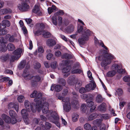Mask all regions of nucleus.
I'll return each instance as SVG.
<instances>
[{"label":"nucleus","instance_id":"nucleus-1","mask_svg":"<svg viewBox=\"0 0 130 130\" xmlns=\"http://www.w3.org/2000/svg\"><path fill=\"white\" fill-rule=\"evenodd\" d=\"M31 98H35L34 101L36 102V107L38 108V111H40L41 109L42 111L44 113H46L48 110L49 103L46 101V98H42V95L41 93L38 94L36 91H34L30 95Z\"/></svg>","mask_w":130,"mask_h":130},{"label":"nucleus","instance_id":"nucleus-2","mask_svg":"<svg viewBox=\"0 0 130 130\" xmlns=\"http://www.w3.org/2000/svg\"><path fill=\"white\" fill-rule=\"evenodd\" d=\"M48 109L47 112L46 113H44L45 114H47L46 116V118L43 115H40V117L41 120L43 121H45L46 120H48L50 121L55 124L58 127H60V124L59 121V118L57 112L56 111L51 110L48 112ZM43 113H44L43 112Z\"/></svg>","mask_w":130,"mask_h":130},{"label":"nucleus","instance_id":"nucleus-3","mask_svg":"<svg viewBox=\"0 0 130 130\" xmlns=\"http://www.w3.org/2000/svg\"><path fill=\"white\" fill-rule=\"evenodd\" d=\"M29 64H27L26 66L25 69L23 73L22 76L25 79L29 80L31 79V84L32 86H34L37 85V83L40 82L43 80V79L39 75L33 76L32 74H30L28 73V69L29 68Z\"/></svg>","mask_w":130,"mask_h":130},{"label":"nucleus","instance_id":"nucleus-4","mask_svg":"<svg viewBox=\"0 0 130 130\" xmlns=\"http://www.w3.org/2000/svg\"><path fill=\"white\" fill-rule=\"evenodd\" d=\"M115 58L114 56L111 53L106 54L98 57L99 60L102 61L101 64V66L105 70L108 69L109 67L107 66L111 63V60Z\"/></svg>","mask_w":130,"mask_h":130},{"label":"nucleus","instance_id":"nucleus-5","mask_svg":"<svg viewBox=\"0 0 130 130\" xmlns=\"http://www.w3.org/2000/svg\"><path fill=\"white\" fill-rule=\"evenodd\" d=\"M37 26L40 27L39 29L36 31L34 30L33 32L35 35L39 36L42 35L43 37L46 38L49 37L51 36V35L49 32L43 30L44 27V24H38Z\"/></svg>","mask_w":130,"mask_h":130},{"label":"nucleus","instance_id":"nucleus-6","mask_svg":"<svg viewBox=\"0 0 130 130\" xmlns=\"http://www.w3.org/2000/svg\"><path fill=\"white\" fill-rule=\"evenodd\" d=\"M93 32L89 29H88L85 31L84 34H82V38H81L78 39V41L80 46L84 45L86 41L89 39V36L92 34Z\"/></svg>","mask_w":130,"mask_h":130},{"label":"nucleus","instance_id":"nucleus-7","mask_svg":"<svg viewBox=\"0 0 130 130\" xmlns=\"http://www.w3.org/2000/svg\"><path fill=\"white\" fill-rule=\"evenodd\" d=\"M57 25L59 27L61 30H63L64 28L68 25L69 23V21L67 19H64L63 20L62 18L60 16H58L57 18Z\"/></svg>","mask_w":130,"mask_h":130},{"label":"nucleus","instance_id":"nucleus-8","mask_svg":"<svg viewBox=\"0 0 130 130\" xmlns=\"http://www.w3.org/2000/svg\"><path fill=\"white\" fill-rule=\"evenodd\" d=\"M22 51V50L20 48H18L13 52L14 56H12L10 60V62L11 63L15 60H18L21 56V54Z\"/></svg>","mask_w":130,"mask_h":130},{"label":"nucleus","instance_id":"nucleus-9","mask_svg":"<svg viewBox=\"0 0 130 130\" xmlns=\"http://www.w3.org/2000/svg\"><path fill=\"white\" fill-rule=\"evenodd\" d=\"M63 110L66 112L69 111L71 109V105L69 98H65L62 99Z\"/></svg>","mask_w":130,"mask_h":130},{"label":"nucleus","instance_id":"nucleus-10","mask_svg":"<svg viewBox=\"0 0 130 130\" xmlns=\"http://www.w3.org/2000/svg\"><path fill=\"white\" fill-rule=\"evenodd\" d=\"M64 11L63 10H59L54 13V15L52 17V22L54 25L57 26V16H62L64 14Z\"/></svg>","mask_w":130,"mask_h":130},{"label":"nucleus","instance_id":"nucleus-11","mask_svg":"<svg viewBox=\"0 0 130 130\" xmlns=\"http://www.w3.org/2000/svg\"><path fill=\"white\" fill-rule=\"evenodd\" d=\"M24 105L25 108L28 110V111H30V110H31L32 112H35L36 111V109L38 110V108L36 107V106H35L34 108L31 105L30 103L27 100H25L24 102Z\"/></svg>","mask_w":130,"mask_h":130},{"label":"nucleus","instance_id":"nucleus-12","mask_svg":"<svg viewBox=\"0 0 130 130\" xmlns=\"http://www.w3.org/2000/svg\"><path fill=\"white\" fill-rule=\"evenodd\" d=\"M18 8L21 11H26L29 9V6L26 3L23 2L22 3L21 5H19L18 6Z\"/></svg>","mask_w":130,"mask_h":130},{"label":"nucleus","instance_id":"nucleus-13","mask_svg":"<svg viewBox=\"0 0 130 130\" xmlns=\"http://www.w3.org/2000/svg\"><path fill=\"white\" fill-rule=\"evenodd\" d=\"M4 38L0 37V52H5L6 50V47Z\"/></svg>","mask_w":130,"mask_h":130},{"label":"nucleus","instance_id":"nucleus-14","mask_svg":"<svg viewBox=\"0 0 130 130\" xmlns=\"http://www.w3.org/2000/svg\"><path fill=\"white\" fill-rule=\"evenodd\" d=\"M91 83L87 85L85 88L87 91H89L91 90H93L96 87V85L94 81L91 80L90 81Z\"/></svg>","mask_w":130,"mask_h":130},{"label":"nucleus","instance_id":"nucleus-15","mask_svg":"<svg viewBox=\"0 0 130 130\" xmlns=\"http://www.w3.org/2000/svg\"><path fill=\"white\" fill-rule=\"evenodd\" d=\"M6 38L8 39V41L11 42H17L19 41V39L16 38L15 35H11L7 34L6 36Z\"/></svg>","mask_w":130,"mask_h":130},{"label":"nucleus","instance_id":"nucleus-16","mask_svg":"<svg viewBox=\"0 0 130 130\" xmlns=\"http://www.w3.org/2000/svg\"><path fill=\"white\" fill-rule=\"evenodd\" d=\"M29 111H28V110L25 109H23L21 110V113L25 122L26 121H27V120L28 118V112Z\"/></svg>","mask_w":130,"mask_h":130},{"label":"nucleus","instance_id":"nucleus-17","mask_svg":"<svg viewBox=\"0 0 130 130\" xmlns=\"http://www.w3.org/2000/svg\"><path fill=\"white\" fill-rule=\"evenodd\" d=\"M9 114L11 117L13 121L12 122V124H15L17 122V120L16 119L17 117V115L15 112L12 110H10L9 111Z\"/></svg>","mask_w":130,"mask_h":130},{"label":"nucleus","instance_id":"nucleus-18","mask_svg":"<svg viewBox=\"0 0 130 130\" xmlns=\"http://www.w3.org/2000/svg\"><path fill=\"white\" fill-rule=\"evenodd\" d=\"M122 67V64L120 63H115L113 64L111 67V69L117 72H118L119 69Z\"/></svg>","mask_w":130,"mask_h":130},{"label":"nucleus","instance_id":"nucleus-19","mask_svg":"<svg viewBox=\"0 0 130 130\" xmlns=\"http://www.w3.org/2000/svg\"><path fill=\"white\" fill-rule=\"evenodd\" d=\"M10 25V22L7 20H4L0 23V28H5L6 26L9 27Z\"/></svg>","mask_w":130,"mask_h":130},{"label":"nucleus","instance_id":"nucleus-20","mask_svg":"<svg viewBox=\"0 0 130 130\" xmlns=\"http://www.w3.org/2000/svg\"><path fill=\"white\" fill-rule=\"evenodd\" d=\"M70 68L69 67L67 66L63 68L62 70V72L63 73L64 77H67L70 74Z\"/></svg>","mask_w":130,"mask_h":130},{"label":"nucleus","instance_id":"nucleus-21","mask_svg":"<svg viewBox=\"0 0 130 130\" xmlns=\"http://www.w3.org/2000/svg\"><path fill=\"white\" fill-rule=\"evenodd\" d=\"M2 117L6 123H11L12 124V122L13 121V119H11L8 116L4 114L2 115Z\"/></svg>","mask_w":130,"mask_h":130},{"label":"nucleus","instance_id":"nucleus-22","mask_svg":"<svg viewBox=\"0 0 130 130\" xmlns=\"http://www.w3.org/2000/svg\"><path fill=\"white\" fill-rule=\"evenodd\" d=\"M62 89V87L59 85H55L53 84L51 86V90L53 91L54 90L57 92H59L61 91Z\"/></svg>","mask_w":130,"mask_h":130},{"label":"nucleus","instance_id":"nucleus-23","mask_svg":"<svg viewBox=\"0 0 130 130\" xmlns=\"http://www.w3.org/2000/svg\"><path fill=\"white\" fill-rule=\"evenodd\" d=\"M94 42L96 45H100L101 46L104 48L106 50H107L108 48L105 46L103 41L101 40H98L96 38H94Z\"/></svg>","mask_w":130,"mask_h":130},{"label":"nucleus","instance_id":"nucleus-24","mask_svg":"<svg viewBox=\"0 0 130 130\" xmlns=\"http://www.w3.org/2000/svg\"><path fill=\"white\" fill-rule=\"evenodd\" d=\"M32 11L33 12L38 15H40L42 14L40 10L39 6L38 5H36L35 6Z\"/></svg>","mask_w":130,"mask_h":130},{"label":"nucleus","instance_id":"nucleus-25","mask_svg":"<svg viewBox=\"0 0 130 130\" xmlns=\"http://www.w3.org/2000/svg\"><path fill=\"white\" fill-rule=\"evenodd\" d=\"M12 12V11L10 9H3L0 10V15L5 14H6L10 13Z\"/></svg>","mask_w":130,"mask_h":130},{"label":"nucleus","instance_id":"nucleus-26","mask_svg":"<svg viewBox=\"0 0 130 130\" xmlns=\"http://www.w3.org/2000/svg\"><path fill=\"white\" fill-rule=\"evenodd\" d=\"M98 109L101 112H105L106 110V104L104 103H102L98 106Z\"/></svg>","mask_w":130,"mask_h":130},{"label":"nucleus","instance_id":"nucleus-27","mask_svg":"<svg viewBox=\"0 0 130 130\" xmlns=\"http://www.w3.org/2000/svg\"><path fill=\"white\" fill-rule=\"evenodd\" d=\"M56 44V42L54 40L52 39H49L46 42L47 45L49 47H52Z\"/></svg>","mask_w":130,"mask_h":130},{"label":"nucleus","instance_id":"nucleus-28","mask_svg":"<svg viewBox=\"0 0 130 130\" xmlns=\"http://www.w3.org/2000/svg\"><path fill=\"white\" fill-rule=\"evenodd\" d=\"M86 101L88 107H92L91 108H90V111H92V110H94L96 108V107L95 106H93L94 103L93 102L88 100H87Z\"/></svg>","mask_w":130,"mask_h":130},{"label":"nucleus","instance_id":"nucleus-29","mask_svg":"<svg viewBox=\"0 0 130 130\" xmlns=\"http://www.w3.org/2000/svg\"><path fill=\"white\" fill-rule=\"evenodd\" d=\"M100 114H97L96 113H93L89 116L88 118V120H92L96 118L98 116H100Z\"/></svg>","mask_w":130,"mask_h":130},{"label":"nucleus","instance_id":"nucleus-30","mask_svg":"<svg viewBox=\"0 0 130 130\" xmlns=\"http://www.w3.org/2000/svg\"><path fill=\"white\" fill-rule=\"evenodd\" d=\"M19 23L20 26L22 27V29L23 31L24 34L25 35L27 33V31L26 28L23 26V21L20 20L19 22Z\"/></svg>","mask_w":130,"mask_h":130},{"label":"nucleus","instance_id":"nucleus-31","mask_svg":"<svg viewBox=\"0 0 130 130\" xmlns=\"http://www.w3.org/2000/svg\"><path fill=\"white\" fill-rule=\"evenodd\" d=\"M7 48L9 51H12L15 49V47L13 44L10 43L8 44Z\"/></svg>","mask_w":130,"mask_h":130},{"label":"nucleus","instance_id":"nucleus-32","mask_svg":"<svg viewBox=\"0 0 130 130\" xmlns=\"http://www.w3.org/2000/svg\"><path fill=\"white\" fill-rule=\"evenodd\" d=\"M62 58H65L67 59H70L73 57V56L72 55L68 53H65L62 56Z\"/></svg>","mask_w":130,"mask_h":130},{"label":"nucleus","instance_id":"nucleus-33","mask_svg":"<svg viewBox=\"0 0 130 130\" xmlns=\"http://www.w3.org/2000/svg\"><path fill=\"white\" fill-rule=\"evenodd\" d=\"M116 73V72L112 70L108 71L106 74V76L108 77H112Z\"/></svg>","mask_w":130,"mask_h":130},{"label":"nucleus","instance_id":"nucleus-34","mask_svg":"<svg viewBox=\"0 0 130 130\" xmlns=\"http://www.w3.org/2000/svg\"><path fill=\"white\" fill-rule=\"evenodd\" d=\"M96 100L97 102L100 103L103 101V99L101 95L99 94H98L96 97Z\"/></svg>","mask_w":130,"mask_h":130},{"label":"nucleus","instance_id":"nucleus-35","mask_svg":"<svg viewBox=\"0 0 130 130\" xmlns=\"http://www.w3.org/2000/svg\"><path fill=\"white\" fill-rule=\"evenodd\" d=\"M86 29H85V28H84V29H83V26H80L79 27H78L77 31L79 33H83V34H84L85 32L87 30V29L86 30Z\"/></svg>","mask_w":130,"mask_h":130},{"label":"nucleus","instance_id":"nucleus-36","mask_svg":"<svg viewBox=\"0 0 130 130\" xmlns=\"http://www.w3.org/2000/svg\"><path fill=\"white\" fill-rule=\"evenodd\" d=\"M58 83L62 86H65L66 84V82L64 79L59 78L58 79Z\"/></svg>","mask_w":130,"mask_h":130},{"label":"nucleus","instance_id":"nucleus-37","mask_svg":"<svg viewBox=\"0 0 130 130\" xmlns=\"http://www.w3.org/2000/svg\"><path fill=\"white\" fill-rule=\"evenodd\" d=\"M103 119L102 118L97 119L94 121L93 123L94 124H96L99 126L101 125L102 123H101Z\"/></svg>","mask_w":130,"mask_h":130},{"label":"nucleus","instance_id":"nucleus-38","mask_svg":"<svg viewBox=\"0 0 130 130\" xmlns=\"http://www.w3.org/2000/svg\"><path fill=\"white\" fill-rule=\"evenodd\" d=\"M17 99L19 103H22L23 102L25 99V97L22 95H20L18 97Z\"/></svg>","mask_w":130,"mask_h":130},{"label":"nucleus","instance_id":"nucleus-39","mask_svg":"<svg viewBox=\"0 0 130 130\" xmlns=\"http://www.w3.org/2000/svg\"><path fill=\"white\" fill-rule=\"evenodd\" d=\"M73 121L74 122H76L77 120L79 118L78 115L76 113L73 114L72 116Z\"/></svg>","mask_w":130,"mask_h":130},{"label":"nucleus","instance_id":"nucleus-40","mask_svg":"<svg viewBox=\"0 0 130 130\" xmlns=\"http://www.w3.org/2000/svg\"><path fill=\"white\" fill-rule=\"evenodd\" d=\"M26 63V61L25 60H23L20 63L18 67L20 69H22L24 67Z\"/></svg>","mask_w":130,"mask_h":130},{"label":"nucleus","instance_id":"nucleus-41","mask_svg":"<svg viewBox=\"0 0 130 130\" xmlns=\"http://www.w3.org/2000/svg\"><path fill=\"white\" fill-rule=\"evenodd\" d=\"M72 105L75 108H77L79 106L78 101L77 100H74L72 103Z\"/></svg>","mask_w":130,"mask_h":130},{"label":"nucleus","instance_id":"nucleus-42","mask_svg":"<svg viewBox=\"0 0 130 130\" xmlns=\"http://www.w3.org/2000/svg\"><path fill=\"white\" fill-rule=\"evenodd\" d=\"M34 67L36 69H38L41 67V65L38 62L35 61L34 63Z\"/></svg>","mask_w":130,"mask_h":130},{"label":"nucleus","instance_id":"nucleus-43","mask_svg":"<svg viewBox=\"0 0 130 130\" xmlns=\"http://www.w3.org/2000/svg\"><path fill=\"white\" fill-rule=\"evenodd\" d=\"M100 116L101 115L100 117L103 119H109V115L107 114H103L101 115L100 114Z\"/></svg>","mask_w":130,"mask_h":130},{"label":"nucleus","instance_id":"nucleus-44","mask_svg":"<svg viewBox=\"0 0 130 130\" xmlns=\"http://www.w3.org/2000/svg\"><path fill=\"white\" fill-rule=\"evenodd\" d=\"M84 127L86 130H91V125L88 123L85 124L84 125Z\"/></svg>","mask_w":130,"mask_h":130},{"label":"nucleus","instance_id":"nucleus-45","mask_svg":"<svg viewBox=\"0 0 130 130\" xmlns=\"http://www.w3.org/2000/svg\"><path fill=\"white\" fill-rule=\"evenodd\" d=\"M74 29V26L72 25H70L67 27L66 30L68 32H71L73 31Z\"/></svg>","mask_w":130,"mask_h":130},{"label":"nucleus","instance_id":"nucleus-46","mask_svg":"<svg viewBox=\"0 0 130 130\" xmlns=\"http://www.w3.org/2000/svg\"><path fill=\"white\" fill-rule=\"evenodd\" d=\"M58 65L56 61L52 62L51 64V67L53 69H55L57 67Z\"/></svg>","mask_w":130,"mask_h":130},{"label":"nucleus","instance_id":"nucleus-47","mask_svg":"<svg viewBox=\"0 0 130 130\" xmlns=\"http://www.w3.org/2000/svg\"><path fill=\"white\" fill-rule=\"evenodd\" d=\"M82 72V71L81 70L79 69H77L72 70V74L80 73Z\"/></svg>","mask_w":130,"mask_h":130},{"label":"nucleus","instance_id":"nucleus-48","mask_svg":"<svg viewBox=\"0 0 130 130\" xmlns=\"http://www.w3.org/2000/svg\"><path fill=\"white\" fill-rule=\"evenodd\" d=\"M51 124L48 122H46L45 124V129L46 130H48L51 127Z\"/></svg>","mask_w":130,"mask_h":130},{"label":"nucleus","instance_id":"nucleus-49","mask_svg":"<svg viewBox=\"0 0 130 130\" xmlns=\"http://www.w3.org/2000/svg\"><path fill=\"white\" fill-rule=\"evenodd\" d=\"M123 80L125 82H128L130 80V76L126 75L123 78Z\"/></svg>","mask_w":130,"mask_h":130},{"label":"nucleus","instance_id":"nucleus-50","mask_svg":"<svg viewBox=\"0 0 130 130\" xmlns=\"http://www.w3.org/2000/svg\"><path fill=\"white\" fill-rule=\"evenodd\" d=\"M44 50L42 46H39L38 48V51L39 53L42 54L43 53Z\"/></svg>","mask_w":130,"mask_h":130},{"label":"nucleus","instance_id":"nucleus-51","mask_svg":"<svg viewBox=\"0 0 130 130\" xmlns=\"http://www.w3.org/2000/svg\"><path fill=\"white\" fill-rule=\"evenodd\" d=\"M8 55H7L1 56V58L3 61H5L8 59Z\"/></svg>","mask_w":130,"mask_h":130},{"label":"nucleus","instance_id":"nucleus-52","mask_svg":"<svg viewBox=\"0 0 130 130\" xmlns=\"http://www.w3.org/2000/svg\"><path fill=\"white\" fill-rule=\"evenodd\" d=\"M116 92L118 93V94L120 96L123 93V92L122 90L120 88H119L116 90Z\"/></svg>","mask_w":130,"mask_h":130},{"label":"nucleus","instance_id":"nucleus-53","mask_svg":"<svg viewBox=\"0 0 130 130\" xmlns=\"http://www.w3.org/2000/svg\"><path fill=\"white\" fill-rule=\"evenodd\" d=\"M126 104V102H120L119 103L120 108L121 109H122L124 107V105Z\"/></svg>","mask_w":130,"mask_h":130},{"label":"nucleus","instance_id":"nucleus-54","mask_svg":"<svg viewBox=\"0 0 130 130\" xmlns=\"http://www.w3.org/2000/svg\"><path fill=\"white\" fill-rule=\"evenodd\" d=\"M100 128V130H105V125L103 123H102L101 125L99 126Z\"/></svg>","mask_w":130,"mask_h":130},{"label":"nucleus","instance_id":"nucleus-55","mask_svg":"<svg viewBox=\"0 0 130 130\" xmlns=\"http://www.w3.org/2000/svg\"><path fill=\"white\" fill-rule=\"evenodd\" d=\"M125 72V70L124 69H123L121 68H119L118 70V72L120 73H124Z\"/></svg>","mask_w":130,"mask_h":130},{"label":"nucleus","instance_id":"nucleus-56","mask_svg":"<svg viewBox=\"0 0 130 130\" xmlns=\"http://www.w3.org/2000/svg\"><path fill=\"white\" fill-rule=\"evenodd\" d=\"M55 54L56 56L57 57H59L61 56V53L59 51H56L55 53Z\"/></svg>","mask_w":130,"mask_h":130},{"label":"nucleus","instance_id":"nucleus-57","mask_svg":"<svg viewBox=\"0 0 130 130\" xmlns=\"http://www.w3.org/2000/svg\"><path fill=\"white\" fill-rule=\"evenodd\" d=\"M4 72L6 74H13V72L12 71L9 69L6 70Z\"/></svg>","mask_w":130,"mask_h":130},{"label":"nucleus","instance_id":"nucleus-58","mask_svg":"<svg viewBox=\"0 0 130 130\" xmlns=\"http://www.w3.org/2000/svg\"><path fill=\"white\" fill-rule=\"evenodd\" d=\"M53 55L52 53H49L46 56V58L48 60H50L53 56Z\"/></svg>","mask_w":130,"mask_h":130},{"label":"nucleus","instance_id":"nucleus-59","mask_svg":"<svg viewBox=\"0 0 130 130\" xmlns=\"http://www.w3.org/2000/svg\"><path fill=\"white\" fill-rule=\"evenodd\" d=\"M86 91V90L83 87H81L79 90V92L82 94L85 92Z\"/></svg>","mask_w":130,"mask_h":130},{"label":"nucleus","instance_id":"nucleus-60","mask_svg":"<svg viewBox=\"0 0 130 130\" xmlns=\"http://www.w3.org/2000/svg\"><path fill=\"white\" fill-rule=\"evenodd\" d=\"M87 74L88 77L90 78V79L92 80L93 79V78L92 76V73L90 71H88Z\"/></svg>","mask_w":130,"mask_h":130},{"label":"nucleus","instance_id":"nucleus-61","mask_svg":"<svg viewBox=\"0 0 130 130\" xmlns=\"http://www.w3.org/2000/svg\"><path fill=\"white\" fill-rule=\"evenodd\" d=\"M10 79V78L8 77H5L2 78L1 80V81L3 82L5 81L9 80Z\"/></svg>","mask_w":130,"mask_h":130},{"label":"nucleus","instance_id":"nucleus-62","mask_svg":"<svg viewBox=\"0 0 130 130\" xmlns=\"http://www.w3.org/2000/svg\"><path fill=\"white\" fill-rule=\"evenodd\" d=\"M86 108V107L85 104H83L82 105L81 107V109L83 111H84L85 110Z\"/></svg>","mask_w":130,"mask_h":130},{"label":"nucleus","instance_id":"nucleus-63","mask_svg":"<svg viewBox=\"0 0 130 130\" xmlns=\"http://www.w3.org/2000/svg\"><path fill=\"white\" fill-rule=\"evenodd\" d=\"M14 106V104L12 103H11L9 104L8 107L9 109H10L12 108H13Z\"/></svg>","mask_w":130,"mask_h":130},{"label":"nucleus","instance_id":"nucleus-64","mask_svg":"<svg viewBox=\"0 0 130 130\" xmlns=\"http://www.w3.org/2000/svg\"><path fill=\"white\" fill-rule=\"evenodd\" d=\"M14 108H15L16 111L18 112L19 111V106L18 104H14Z\"/></svg>","mask_w":130,"mask_h":130}]
</instances>
